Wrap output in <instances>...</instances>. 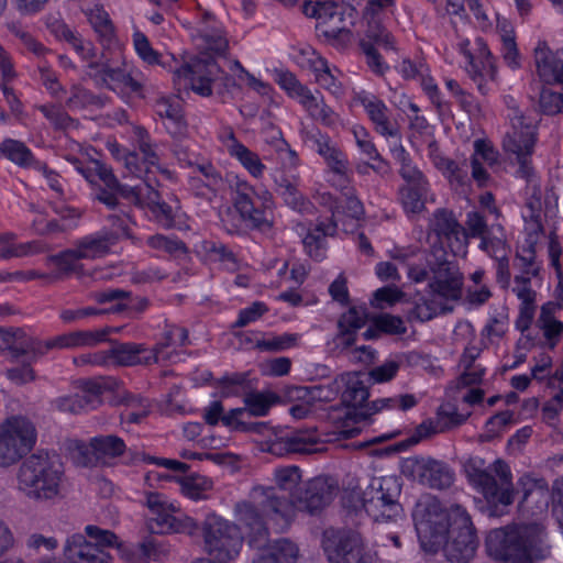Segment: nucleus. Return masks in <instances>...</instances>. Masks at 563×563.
<instances>
[{
    "label": "nucleus",
    "instance_id": "64",
    "mask_svg": "<svg viewBox=\"0 0 563 563\" xmlns=\"http://www.w3.org/2000/svg\"><path fill=\"white\" fill-rule=\"evenodd\" d=\"M539 103L541 111L547 115H555L563 112V95L560 92L543 89L540 93Z\"/></svg>",
    "mask_w": 563,
    "mask_h": 563
},
{
    "label": "nucleus",
    "instance_id": "43",
    "mask_svg": "<svg viewBox=\"0 0 563 563\" xmlns=\"http://www.w3.org/2000/svg\"><path fill=\"white\" fill-rule=\"evenodd\" d=\"M30 336L22 329L7 331L0 328V352L8 350L12 358L25 356Z\"/></svg>",
    "mask_w": 563,
    "mask_h": 563
},
{
    "label": "nucleus",
    "instance_id": "13",
    "mask_svg": "<svg viewBox=\"0 0 563 563\" xmlns=\"http://www.w3.org/2000/svg\"><path fill=\"white\" fill-rule=\"evenodd\" d=\"M203 539L207 552L220 562L234 559L243 544L240 528L216 515L206 518Z\"/></svg>",
    "mask_w": 563,
    "mask_h": 563
},
{
    "label": "nucleus",
    "instance_id": "45",
    "mask_svg": "<svg viewBox=\"0 0 563 563\" xmlns=\"http://www.w3.org/2000/svg\"><path fill=\"white\" fill-rule=\"evenodd\" d=\"M65 449L70 460L77 466L90 467L98 464L95 450L91 449L90 442L87 444L81 440L68 439L65 442Z\"/></svg>",
    "mask_w": 563,
    "mask_h": 563
},
{
    "label": "nucleus",
    "instance_id": "40",
    "mask_svg": "<svg viewBox=\"0 0 563 563\" xmlns=\"http://www.w3.org/2000/svg\"><path fill=\"white\" fill-rule=\"evenodd\" d=\"M336 231V223L329 220L327 223L321 222L313 230H308L302 239L303 246L310 257L320 261L324 257V238L333 235Z\"/></svg>",
    "mask_w": 563,
    "mask_h": 563
},
{
    "label": "nucleus",
    "instance_id": "32",
    "mask_svg": "<svg viewBox=\"0 0 563 563\" xmlns=\"http://www.w3.org/2000/svg\"><path fill=\"white\" fill-rule=\"evenodd\" d=\"M368 319L365 307H351L338 320L336 339L345 346H352L356 341V332L362 329Z\"/></svg>",
    "mask_w": 563,
    "mask_h": 563
},
{
    "label": "nucleus",
    "instance_id": "7",
    "mask_svg": "<svg viewBox=\"0 0 563 563\" xmlns=\"http://www.w3.org/2000/svg\"><path fill=\"white\" fill-rule=\"evenodd\" d=\"M300 470L287 466L276 470V487L261 489V506L278 529H286L295 517V505L290 490L300 481Z\"/></svg>",
    "mask_w": 563,
    "mask_h": 563
},
{
    "label": "nucleus",
    "instance_id": "37",
    "mask_svg": "<svg viewBox=\"0 0 563 563\" xmlns=\"http://www.w3.org/2000/svg\"><path fill=\"white\" fill-rule=\"evenodd\" d=\"M417 405V399L411 394L400 395L396 397L379 398L367 404L360 412H355L358 417V422L367 420L372 415L377 413L384 409L399 408L404 411L413 408Z\"/></svg>",
    "mask_w": 563,
    "mask_h": 563
},
{
    "label": "nucleus",
    "instance_id": "44",
    "mask_svg": "<svg viewBox=\"0 0 563 563\" xmlns=\"http://www.w3.org/2000/svg\"><path fill=\"white\" fill-rule=\"evenodd\" d=\"M88 20L103 45H111L114 41V27L107 11L96 7L87 13Z\"/></svg>",
    "mask_w": 563,
    "mask_h": 563
},
{
    "label": "nucleus",
    "instance_id": "63",
    "mask_svg": "<svg viewBox=\"0 0 563 563\" xmlns=\"http://www.w3.org/2000/svg\"><path fill=\"white\" fill-rule=\"evenodd\" d=\"M374 324L382 333L390 335H402L407 332L404 320L398 316L380 314L374 319Z\"/></svg>",
    "mask_w": 563,
    "mask_h": 563
},
{
    "label": "nucleus",
    "instance_id": "11",
    "mask_svg": "<svg viewBox=\"0 0 563 563\" xmlns=\"http://www.w3.org/2000/svg\"><path fill=\"white\" fill-rule=\"evenodd\" d=\"M322 548L330 563H379L377 553L352 530H327Z\"/></svg>",
    "mask_w": 563,
    "mask_h": 563
},
{
    "label": "nucleus",
    "instance_id": "62",
    "mask_svg": "<svg viewBox=\"0 0 563 563\" xmlns=\"http://www.w3.org/2000/svg\"><path fill=\"white\" fill-rule=\"evenodd\" d=\"M55 129L66 130L73 125L74 119L60 108L53 104H42L37 108Z\"/></svg>",
    "mask_w": 563,
    "mask_h": 563
},
{
    "label": "nucleus",
    "instance_id": "39",
    "mask_svg": "<svg viewBox=\"0 0 563 563\" xmlns=\"http://www.w3.org/2000/svg\"><path fill=\"white\" fill-rule=\"evenodd\" d=\"M104 79L106 81L102 82L101 87L117 93H134L143 97V85L120 67L110 66Z\"/></svg>",
    "mask_w": 563,
    "mask_h": 563
},
{
    "label": "nucleus",
    "instance_id": "27",
    "mask_svg": "<svg viewBox=\"0 0 563 563\" xmlns=\"http://www.w3.org/2000/svg\"><path fill=\"white\" fill-rule=\"evenodd\" d=\"M533 54L541 80L548 84H563V49L553 53L545 41H539Z\"/></svg>",
    "mask_w": 563,
    "mask_h": 563
},
{
    "label": "nucleus",
    "instance_id": "25",
    "mask_svg": "<svg viewBox=\"0 0 563 563\" xmlns=\"http://www.w3.org/2000/svg\"><path fill=\"white\" fill-rule=\"evenodd\" d=\"M241 522L249 529L247 538L251 547L256 549L264 548L268 542L267 522H271L276 530L278 529L274 521L262 509L261 499L256 504L244 503L239 507Z\"/></svg>",
    "mask_w": 563,
    "mask_h": 563
},
{
    "label": "nucleus",
    "instance_id": "6",
    "mask_svg": "<svg viewBox=\"0 0 563 563\" xmlns=\"http://www.w3.org/2000/svg\"><path fill=\"white\" fill-rule=\"evenodd\" d=\"M85 533H75L67 538L64 555L68 563H111L109 549L119 545L114 532L88 525Z\"/></svg>",
    "mask_w": 563,
    "mask_h": 563
},
{
    "label": "nucleus",
    "instance_id": "36",
    "mask_svg": "<svg viewBox=\"0 0 563 563\" xmlns=\"http://www.w3.org/2000/svg\"><path fill=\"white\" fill-rule=\"evenodd\" d=\"M154 109L157 115L165 118L173 125L172 133L181 134L186 130V121L183 113V107L178 97L162 96L156 99Z\"/></svg>",
    "mask_w": 563,
    "mask_h": 563
},
{
    "label": "nucleus",
    "instance_id": "26",
    "mask_svg": "<svg viewBox=\"0 0 563 563\" xmlns=\"http://www.w3.org/2000/svg\"><path fill=\"white\" fill-rule=\"evenodd\" d=\"M302 13L319 20V23H336L335 20L356 21L357 10L349 3H336L332 0H305Z\"/></svg>",
    "mask_w": 563,
    "mask_h": 563
},
{
    "label": "nucleus",
    "instance_id": "49",
    "mask_svg": "<svg viewBox=\"0 0 563 563\" xmlns=\"http://www.w3.org/2000/svg\"><path fill=\"white\" fill-rule=\"evenodd\" d=\"M548 256L550 265L554 268L556 277L559 279L555 292L558 303L560 305V309L563 307V269L560 263V257L562 255V246L559 242V238L555 232H550L548 236Z\"/></svg>",
    "mask_w": 563,
    "mask_h": 563
},
{
    "label": "nucleus",
    "instance_id": "4",
    "mask_svg": "<svg viewBox=\"0 0 563 563\" xmlns=\"http://www.w3.org/2000/svg\"><path fill=\"white\" fill-rule=\"evenodd\" d=\"M65 478L64 465L57 454L38 451L19 465L16 489L35 503H54L62 497Z\"/></svg>",
    "mask_w": 563,
    "mask_h": 563
},
{
    "label": "nucleus",
    "instance_id": "31",
    "mask_svg": "<svg viewBox=\"0 0 563 563\" xmlns=\"http://www.w3.org/2000/svg\"><path fill=\"white\" fill-rule=\"evenodd\" d=\"M111 332H119V328L74 331L56 336L55 345L57 349L92 347L104 342Z\"/></svg>",
    "mask_w": 563,
    "mask_h": 563
},
{
    "label": "nucleus",
    "instance_id": "48",
    "mask_svg": "<svg viewBox=\"0 0 563 563\" xmlns=\"http://www.w3.org/2000/svg\"><path fill=\"white\" fill-rule=\"evenodd\" d=\"M300 103L313 119L320 121L323 125L333 126L336 124V113L324 103L323 99H318L312 92L306 96L305 100H300Z\"/></svg>",
    "mask_w": 563,
    "mask_h": 563
},
{
    "label": "nucleus",
    "instance_id": "28",
    "mask_svg": "<svg viewBox=\"0 0 563 563\" xmlns=\"http://www.w3.org/2000/svg\"><path fill=\"white\" fill-rule=\"evenodd\" d=\"M189 344L188 331L175 324H167L162 339L150 351L153 363L173 362L178 356L177 347Z\"/></svg>",
    "mask_w": 563,
    "mask_h": 563
},
{
    "label": "nucleus",
    "instance_id": "56",
    "mask_svg": "<svg viewBox=\"0 0 563 563\" xmlns=\"http://www.w3.org/2000/svg\"><path fill=\"white\" fill-rule=\"evenodd\" d=\"M235 148L236 151H234L232 157L236 158L253 177H262L265 170V165L262 163L260 156L245 145L235 146Z\"/></svg>",
    "mask_w": 563,
    "mask_h": 563
},
{
    "label": "nucleus",
    "instance_id": "58",
    "mask_svg": "<svg viewBox=\"0 0 563 563\" xmlns=\"http://www.w3.org/2000/svg\"><path fill=\"white\" fill-rule=\"evenodd\" d=\"M297 336L284 333L257 340L254 347L261 352H282L295 345Z\"/></svg>",
    "mask_w": 563,
    "mask_h": 563
},
{
    "label": "nucleus",
    "instance_id": "3",
    "mask_svg": "<svg viewBox=\"0 0 563 563\" xmlns=\"http://www.w3.org/2000/svg\"><path fill=\"white\" fill-rule=\"evenodd\" d=\"M541 525H514L492 530L486 537V552L496 561L533 563L550 555Z\"/></svg>",
    "mask_w": 563,
    "mask_h": 563
},
{
    "label": "nucleus",
    "instance_id": "57",
    "mask_svg": "<svg viewBox=\"0 0 563 563\" xmlns=\"http://www.w3.org/2000/svg\"><path fill=\"white\" fill-rule=\"evenodd\" d=\"M536 312V306H520L519 314L516 320V328L521 332L519 344L525 349H530V340L528 334H533L534 324L532 325L533 317Z\"/></svg>",
    "mask_w": 563,
    "mask_h": 563
},
{
    "label": "nucleus",
    "instance_id": "1",
    "mask_svg": "<svg viewBox=\"0 0 563 563\" xmlns=\"http://www.w3.org/2000/svg\"><path fill=\"white\" fill-rule=\"evenodd\" d=\"M417 536L423 551L443 550L448 561L468 563L475 555L478 539L467 511L460 505L450 510L432 498L419 500L412 512Z\"/></svg>",
    "mask_w": 563,
    "mask_h": 563
},
{
    "label": "nucleus",
    "instance_id": "15",
    "mask_svg": "<svg viewBox=\"0 0 563 563\" xmlns=\"http://www.w3.org/2000/svg\"><path fill=\"white\" fill-rule=\"evenodd\" d=\"M426 261L433 274V282L429 285L432 295H439L446 299L457 298L462 286V275L456 264L448 260L445 249L437 244L431 245Z\"/></svg>",
    "mask_w": 563,
    "mask_h": 563
},
{
    "label": "nucleus",
    "instance_id": "41",
    "mask_svg": "<svg viewBox=\"0 0 563 563\" xmlns=\"http://www.w3.org/2000/svg\"><path fill=\"white\" fill-rule=\"evenodd\" d=\"M106 97L95 95L89 89L74 85L70 88V95L65 104L70 111L86 110V109H101L106 106Z\"/></svg>",
    "mask_w": 563,
    "mask_h": 563
},
{
    "label": "nucleus",
    "instance_id": "2",
    "mask_svg": "<svg viewBox=\"0 0 563 563\" xmlns=\"http://www.w3.org/2000/svg\"><path fill=\"white\" fill-rule=\"evenodd\" d=\"M508 118L511 130L508 131L503 141L505 152L515 156L519 165L518 174L529 183L527 186V199L525 207L527 214L531 217L541 216L542 191L540 185L532 179L533 168L530 157L537 142V129L540 122L539 113L533 109L521 110L512 98L508 102Z\"/></svg>",
    "mask_w": 563,
    "mask_h": 563
},
{
    "label": "nucleus",
    "instance_id": "50",
    "mask_svg": "<svg viewBox=\"0 0 563 563\" xmlns=\"http://www.w3.org/2000/svg\"><path fill=\"white\" fill-rule=\"evenodd\" d=\"M146 244L152 250L166 253L170 256H179L186 254L188 249L186 244L176 236H168L161 233L150 235Z\"/></svg>",
    "mask_w": 563,
    "mask_h": 563
},
{
    "label": "nucleus",
    "instance_id": "10",
    "mask_svg": "<svg viewBox=\"0 0 563 563\" xmlns=\"http://www.w3.org/2000/svg\"><path fill=\"white\" fill-rule=\"evenodd\" d=\"M367 379L366 374L352 372L338 376L332 383V388L336 393L342 390V402L347 407L345 419L335 427L334 431L342 439L354 438L361 432V428L354 426L358 423L355 412L364 409L363 405L369 396L366 387Z\"/></svg>",
    "mask_w": 563,
    "mask_h": 563
},
{
    "label": "nucleus",
    "instance_id": "53",
    "mask_svg": "<svg viewBox=\"0 0 563 563\" xmlns=\"http://www.w3.org/2000/svg\"><path fill=\"white\" fill-rule=\"evenodd\" d=\"M212 481L201 475H190L180 481L181 492L194 500L207 498L206 493L212 488Z\"/></svg>",
    "mask_w": 563,
    "mask_h": 563
},
{
    "label": "nucleus",
    "instance_id": "9",
    "mask_svg": "<svg viewBox=\"0 0 563 563\" xmlns=\"http://www.w3.org/2000/svg\"><path fill=\"white\" fill-rule=\"evenodd\" d=\"M145 506L148 509L146 528L153 534L185 533L194 536L199 526L191 517L176 515L177 508L167 497L157 492L145 494Z\"/></svg>",
    "mask_w": 563,
    "mask_h": 563
},
{
    "label": "nucleus",
    "instance_id": "51",
    "mask_svg": "<svg viewBox=\"0 0 563 563\" xmlns=\"http://www.w3.org/2000/svg\"><path fill=\"white\" fill-rule=\"evenodd\" d=\"M317 31L319 36L336 48L346 47L352 40V31L350 27L338 25L336 23L324 24L318 23Z\"/></svg>",
    "mask_w": 563,
    "mask_h": 563
},
{
    "label": "nucleus",
    "instance_id": "24",
    "mask_svg": "<svg viewBox=\"0 0 563 563\" xmlns=\"http://www.w3.org/2000/svg\"><path fill=\"white\" fill-rule=\"evenodd\" d=\"M406 467L421 484L434 489L449 488L454 481L453 471L443 462L432 459L408 460Z\"/></svg>",
    "mask_w": 563,
    "mask_h": 563
},
{
    "label": "nucleus",
    "instance_id": "38",
    "mask_svg": "<svg viewBox=\"0 0 563 563\" xmlns=\"http://www.w3.org/2000/svg\"><path fill=\"white\" fill-rule=\"evenodd\" d=\"M78 389L79 393H76L75 395L82 412L96 409L101 405V396L103 391L108 389V385L103 378L81 379L78 380Z\"/></svg>",
    "mask_w": 563,
    "mask_h": 563
},
{
    "label": "nucleus",
    "instance_id": "61",
    "mask_svg": "<svg viewBox=\"0 0 563 563\" xmlns=\"http://www.w3.org/2000/svg\"><path fill=\"white\" fill-rule=\"evenodd\" d=\"M244 404L246 409L245 416L262 417L268 412L273 400L262 393H250L244 397Z\"/></svg>",
    "mask_w": 563,
    "mask_h": 563
},
{
    "label": "nucleus",
    "instance_id": "46",
    "mask_svg": "<svg viewBox=\"0 0 563 563\" xmlns=\"http://www.w3.org/2000/svg\"><path fill=\"white\" fill-rule=\"evenodd\" d=\"M148 210L161 227L172 229L175 227V220L180 210V206L178 199L174 195H169L168 200L156 202V205Z\"/></svg>",
    "mask_w": 563,
    "mask_h": 563
},
{
    "label": "nucleus",
    "instance_id": "8",
    "mask_svg": "<svg viewBox=\"0 0 563 563\" xmlns=\"http://www.w3.org/2000/svg\"><path fill=\"white\" fill-rule=\"evenodd\" d=\"M400 493L401 484L396 476L374 477L362 493L363 508L374 521L396 520L402 515Z\"/></svg>",
    "mask_w": 563,
    "mask_h": 563
},
{
    "label": "nucleus",
    "instance_id": "29",
    "mask_svg": "<svg viewBox=\"0 0 563 563\" xmlns=\"http://www.w3.org/2000/svg\"><path fill=\"white\" fill-rule=\"evenodd\" d=\"M118 234L100 230L86 235L75 242V247L81 260H96L110 252L111 246L118 243Z\"/></svg>",
    "mask_w": 563,
    "mask_h": 563
},
{
    "label": "nucleus",
    "instance_id": "47",
    "mask_svg": "<svg viewBox=\"0 0 563 563\" xmlns=\"http://www.w3.org/2000/svg\"><path fill=\"white\" fill-rule=\"evenodd\" d=\"M131 291H126L119 288H108L100 291H93L90 294V298L97 303L103 305L108 302H114L110 309H106V313L112 312L118 313L129 308L126 300L131 299Z\"/></svg>",
    "mask_w": 563,
    "mask_h": 563
},
{
    "label": "nucleus",
    "instance_id": "54",
    "mask_svg": "<svg viewBox=\"0 0 563 563\" xmlns=\"http://www.w3.org/2000/svg\"><path fill=\"white\" fill-rule=\"evenodd\" d=\"M468 418V413H460L456 407L452 404H444L438 408L437 423L438 430L445 432L463 424Z\"/></svg>",
    "mask_w": 563,
    "mask_h": 563
},
{
    "label": "nucleus",
    "instance_id": "18",
    "mask_svg": "<svg viewBox=\"0 0 563 563\" xmlns=\"http://www.w3.org/2000/svg\"><path fill=\"white\" fill-rule=\"evenodd\" d=\"M464 228V245L467 239H479V249L488 255L504 251L506 246V232L500 222L488 224L486 214L479 211L466 213Z\"/></svg>",
    "mask_w": 563,
    "mask_h": 563
},
{
    "label": "nucleus",
    "instance_id": "55",
    "mask_svg": "<svg viewBox=\"0 0 563 563\" xmlns=\"http://www.w3.org/2000/svg\"><path fill=\"white\" fill-rule=\"evenodd\" d=\"M313 71L317 82L322 88L331 91L333 95L342 93L341 84L331 73L325 59L318 57L313 63Z\"/></svg>",
    "mask_w": 563,
    "mask_h": 563
},
{
    "label": "nucleus",
    "instance_id": "42",
    "mask_svg": "<svg viewBox=\"0 0 563 563\" xmlns=\"http://www.w3.org/2000/svg\"><path fill=\"white\" fill-rule=\"evenodd\" d=\"M400 200L406 212L419 213L424 209L429 183L405 185L400 188Z\"/></svg>",
    "mask_w": 563,
    "mask_h": 563
},
{
    "label": "nucleus",
    "instance_id": "16",
    "mask_svg": "<svg viewBox=\"0 0 563 563\" xmlns=\"http://www.w3.org/2000/svg\"><path fill=\"white\" fill-rule=\"evenodd\" d=\"M137 148L140 155L135 152H124L120 155V148L117 144L110 147L113 156L118 159H122L126 173L133 177H144L145 175H154L161 173L167 178L172 176V173L159 165V157L155 151L154 145L151 143L150 135L145 129L137 128Z\"/></svg>",
    "mask_w": 563,
    "mask_h": 563
},
{
    "label": "nucleus",
    "instance_id": "33",
    "mask_svg": "<svg viewBox=\"0 0 563 563\" xmlns=\"http://www.w3.org/2000/svg\"><path fill=\"white\" fill-rule=\"evenodd\" d=\"M261 550L252 563H298L300 558L298 545L288 539L275 540Z\"/></svg>",
    "mask_w": 563,
    "mask_h": 563
},
{
    "label": "nucleus",
    "instance_id": "22",
    "mask_svg": "<svg viewBox=\"0 0 563 563\" xmlns=\"http://www.w3.org/2000/svg\"><path fill=\"white\" fill-rule=\"evenodd\" d=\"M558 310H560V305L554 302L542 305L534 322V332L531 335L528 334L530 349L540 346L553 350L559 344L563 336V322L555 317Z\"/></svg>",
    "mask_w": 563,
    "mask_h": 563
},
{
    "label": "nucleus",
    "instance_id": "59",
    "mask_svg": "<svg viewBox=\"0 0 563 563\" xmlns=\"http://www.w3.org/2000/svg\"><path fill=\"white\" fill-rule=\"evenodd\" d=\"M133 45L139 57L148 65H159L162 55L155 51L147 36L136 31L133 34Z\"/></svg>",
    "mask_w": 563,
    "mask_h": 563
},
{
    "label": "nucleus",
    "instance_id": "30",
    "mask_svg": "<svg viewBox=\"0 0 563 563\" xmlns=\"http://www.w3.org/2000/svg\"><path fill=\"white\" fill-rule=\"evenodd\" d=\"M108 351L109 365L134 366L152 364L150 352L144 344L114 342Z\"/></svg>",
    "mask_w": 563,
    "mask_h": 563
},
{
    "label": "nucleus",
    "instance_id": "14",
    "mask_svg": "<svg viewBox=\"0 0 563 563\" xmlns=\"http://www.w3.org/2000/svg\"><path fill=\"white\" fill-rule=\"evenodd\" d=\"M36 440L35 428L23 417H13L0 427V466L8 467L26 454Z\"/></svg>",
    "mask_w": 563,
    "mask_h": 563
},
{
    "label": "nucleus",
    "instance_id": "20",
    "mask_svg": "<svg viewBox=\"0 0 563 563\" xmlns=\"http://www.w3.org/2000/svg\"><path fill=\"white\" fill-rule=\"evenodd\" d=\"M428 235L429 239L435 238L432 245L443 246L445 243L453 253L464 249V228L449 209L440 208L432 213L428 223Z\"/></svg>",
    "mask_w": 563,
    "mask_h": 563
},
{
    "label": "nucleus",
    "instance_id": "17",
    "mask_svg": "<svg viewBox=\"0 0 563 563\" xmlns=\"http://www.w3.org/2000/svg\"><path fill=\"white\" fill-rule=\"evenodd\" d=\"M220 67L213 59H198L186 64L174 71L175 86L209 97L212 95V82L219 77Z\"/></svg>",
    "mask_w": 563,
    "mask_h": 563
},
{
    "label": "nucleus",
    "instance_id": "5",
    "mask_svg": "<svg viewBox=\"0 0 563 563\" xmlns=\"http://www.w3.org/2000/svg\"><path fill=\"white\" fill-rule=\"evenodd\" d=\"M470 484L488 503L508 506L514 501L512 476L509 466L501 460L486 465L484 459L472 456L464 463Z\"/></svg>",
    "mask_w": 563,
    "mask_h": 563
},
{
    "label": "nucleus",
    "instance_id": "12",
    "mask_svg": "<svg viewBox=\"0 0 563 563\" xmlns=\"http://www.w3.org/2000/svg\"><path fill=\"white\" fill-rule=\"evenodd\" d=\"M273 203V197L268 190L255 189L245 180H236L233 187V206L252 228L263 232L272 228L269 213Z\"/></svg>",
    "mask_w": 563,
    "mask_h": 563
},
{
    "label": "nucleus",
    "instance_id": "35",
    "mask_svg": "<svg viewBox=\"0 0 563 563\" xmlns=\"http://www.w3.org/2000/svg\"><path fill=\"white\" fill-rule=\"evenodd\" d=\"M0 156L20 168L34 169L40 163L24 142L11 137H5L0 143Z\"/></svg>",
    "mask_w": 563,
    "mask_h": 563
},
{
    "label": "nucleus",
    "instance_id": "19",
    "mask_svg": "<svg viewBox=\"0 0 563 563\" xmlns=\"http://www.w3.org/2000/svg\"><path fill=\"white\" fill-rule=\"evenodd\" d=\"M338 490L339 487L332 478L314 477L296 495L295 511L300 510L316 515L332 503Z\"/></svg>",
    "mask_w": 563,
    "mask_h": 563
},
{
    "label": "nucleus",
    "instance_id": "34",
    "mask_svg": "<svg viewBox=\"0 0 563 563\" xmlns=\"http://www.w3.org/2000/svg\"><path fill=\"white\" fill-rule=\"evenodd\" d=\"M90 446L95 450L98 464L110 465L126 451V444L115 434H101L90 439Z\"/></svg>",
    "mask_w": 563,
    "mask_h": 563
},
{
    "label": "nucleus",
    "instance_id": "23",
    "mask_svg": "<svg viewBox=\"0 0 563 563\" xmlns=\"http://www.w3.org/2000/svg\"><path fill=\"white\" fill-rule=\"evenodd\" d=\"M355 101L364 108L376 133L386 139L398 140L399 126L391 118V111L382 99L363 90L355 96Z\"/></svg>",
    "mask_w": 563,
    "mask_h": 563
},
{
    "label": "nucleus",
    "instance_id": "21",
    "mask_svg": "<svg viewBox=\"0 0 563 563\" xmlns=\"http://www.w3.org/2000/svg\"><path fill=\"white\" fill-rule=\"evenodd\" d=\"M318 441L319 439L313 431L279 428L273 434L272 440L266 442V451L277 456L291 453L309 454L317 451L314 445Z\"/></svg>",
    "mask_w": 563,
    "mask_h": 563
},
{
    "label": "nucleus",
    "instance_id": "52",
    "mask_svg": "<svg viewBox=\"0 0 563 563\" xmlns=\"http://www.w3.org/2000/svg\"><path fill=\"white\" fill-rule=\"evenodd\" d=\"M366 42L377 44L385 49H395V37L383 25L382 20L366 21L365 37Z\"/></svg>",
    "mask_w": 563,
    "mask_h": 563
},
{
    "label": "nucleus",
    "instance_id": "60",
    "mask_svg": "<svg viewBox=\"0 0 563 563\" xmlns=\"http://www.w3.org/2000/svg\"><path fill=\"white\" fill-rule=\"evenodd\" d=\"M80 260L81 257L75 246L48 257L49 262L54 263L66 274L78 272L81 268V265L79 264Z\"/></svg>",
    "mask_w": 563,
    "mask_h": 563
}]
</instances>
